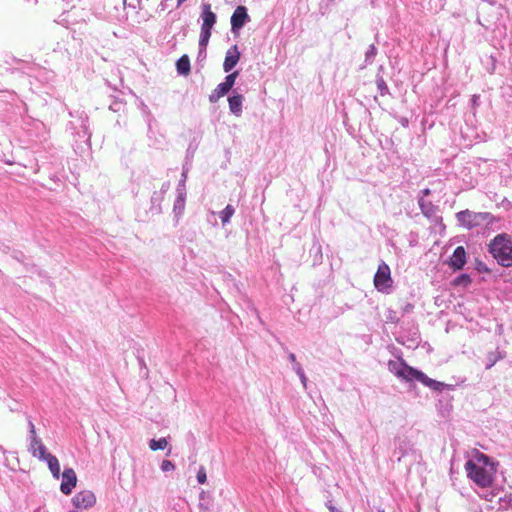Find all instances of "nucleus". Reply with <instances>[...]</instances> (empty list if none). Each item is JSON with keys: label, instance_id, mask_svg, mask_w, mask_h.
<instances>
[{"label": "nucleus", "instance_id": "nucleus-19", "mask_svg": "<svg viewBox=\"0 0 512 512\" xmlns=\"http://www.w3.org/2000/svg\"><path fill=\"white\" fill-rule=\"evenodd\" d=\"M176 69L179 75H188L190 72V59L187 55L181 56L176 61Z\"/></svg>", "mask_w": 512, "mask_h": 512}, {"label": "nucleus", "instance_id": "nucleus-12", "mask_svg": "<svg viewBox=\"0 0 512 512\" xmlns=\"http://www.w3.org/2000/svg\"><path fill=\"white\" fill-rule=\"evenodd\" d=\"M77 484V476L72 468H66L62 473L60 490L63 494L69 495Z\"/></svg>", "mask_w": 512, "mask_h": 512}, {"label": "nucleus", "instance_id": "nucleus-10", "mask_svg": "<svg viewBox=\"0 0 512 512\" xmlns=\"http://www.w3.org/2000/svg\"><path fill=\"white\" fill-rule=\"evenodd\" d=\"M73 504L78 509H89L96 503V497L92 491L83 490L73 497Z\"/></svg>", "mask_w": 512, "mask_h": 512}, {"label": "nucleus", "instance_id": "nucleus-32", "mask_svg": "<svg viewBox=\"0 0 512 512\" xmlns=\"http://www.w3.org/2000/svg\"><path fill=\"white\" fill-rule=\"evenodd\" d=\"M387 319L392 323H398L399 318L396 316L395 312L390 310L387 316Z\"/></svg>", "mask_w": 512, "mask_h": 512}, {"label": "nucleus", "instance_id": "nucleus-18", "mask_svg": "<svg viewBox=\"0 0 512 512\" xmlns=\"http://www.w3.org/2000/svg\"><path fill=\"white\" fill-rule=\"evenodd\" d=\"M43 460L47 462L53 477L58 479L60 477V464L58 459L54 455L49 454Z\"/></svg>", "mask_w": 512, "mask_h": 512}, {"label": "nucleus", "instance_id": "nucleus-31", "mask_svg": "<svg viewBox=\"0 0 512 512\" xmlns=\"http://www.w3.org/2000/svg\"><path fill=\"white\" fill-rule=\"evenodd\" d=\"M394 454L397 455L398 461L401 460L403 456L406 455V450L401 445L394 451Z\"/></svg>", "mask_w": 512, "mask_h": 512}, {"label": "nucleus", "instance_id": "nucleus-5", "mask_svg": "<svg viewBox=\"0 0 512 512\" xmlns=\"http://www.w3.org/2000/svg\"><path fill=\"white\" fill-rule=\"evenodd\" d=\"M392 283L390 268L382 262L374 275V286L379 292H387Z\"/></svg>", "mask_w": 512, "mask_h": 512}, {"label": "nucleus", "instance_id": "nucleus-44", "mask_svg": "<svg viewBox=\"0 0 512 512\" xmlns=\"http://www.w3.org/2000/svg\"><path fill=\"white\" fill-rule=\"evenodd\" d=\"M170 453H171V449L169 448V449L167 450L166 455H170Z\"/></svg>", "mask_w": 512, "mask_h": 512}, {"label": "nucleus", "instance_id": "nucleus-21", "mask_svg": "<svg viewBox=\"0 0 512 512\" xmlns=\"http://www.w3.org/2000/svg\"><path fill=\"white\" fill-rule=\"evenodd\" d=\"M234 213H235L234 207L232 205L228 204L219 214L222 224L223 225L228 224Z\"/></svg>", "mask_w": 512, "mask_h": 512}, {"label": "nucleus", "instance_id": "nucleus-43", "mask_svg": "<svg viewBox=\"0 0 512 512\" xmlns=\"http://www.w3.org/2000/svg\"><path fill=\"white\" fill-rule=\"evenodd\" d=\"M494 364H495V360H494V361H492V363H488V364L486 365V368H487V369H490Z\"/></svg>", "mask_w": 512, "mask_h": 512}, {"label": "nucleus", "instance_id": "nucleus-25", "mask_svg": "<svg viewBox=\"0 0 512 512\" xmlns=\"http://www.w3.org/2000/svg\"><path fill=\"white\" fill-rule=\"evenodd\" d=\"M471 281V277L468 274H461L454 279V284L468 286Z\"/></svg>", "mask_w": 512, "mask_h": 512}, {"label": "nucleus", "instance_id": "nucleus-40", "mask_svg": "<svg viewBox=\"0 0 512 512\" xmlns=\"http://www.w3.org/2000/svg\"><path fill=\"white\" fill-rule=\"evenodd\" d=\"M161 443H162V451H163L167 448V445H168L165 437H162Z\"/></svg>", "mask_w": 512, "mask_h": 512}, {"label": "nucleus", "instance_id": "nucleus-34", "mask_svg": "<svg viewBox=\"0 0 512 512\" xmlns=\"http://www.w3.org/2000/svg\"><path fill=\"white\" fill-rule=\"evenodd\" d=\"M150 448L153 451H156V450L160 449V440L152 439L150 441Z\"/></svg>", "mask_w": 512, "mask_h": 512}, {"label": "nucleus", "instance_id": "nucleus-17", "mask_svg": "<svg viewBox=\"0 0 512 512\" xmlns=\"http://www.w3.org/2000/svg\"><path fill=\"white\" fill-rule=\"evenodd\" d=\"M230 90L231 88H229L224 82L218 84L217 87L209 95V101L211 103H216L221 97L228 94Z\"/></svg>", "mask_w": 512, "mask_h": 512}, {"label": "nucleus", "instance_id": "nucleus-4", "mask_svg": "<svg viewBox=\"0 0 512 512\" xmlns=\"http://www.w3.org/2000/svg\"><path fill=\"white\" fill-rule=\"evenodd\" d=\"M456 219L461 226L471 230L492 223L494 216L489 212H473L466 209L456 213Z\"/></svg>", "mask_w": 512, "mask_h": 512}, {"label": "nucleus", "instance_id": "nucleus-45", "mask_svg": "<svg viewBox=\"0 0 512 512\" xmlns=\"http://www.w3.org/2000/svg\"><path fill=\"white\" fill-rule=\"evenodd\" d=\"M378 512H384V509H378Z\"/></svg>", "mask_w": 512, "mask_h": 512}, {"label": "nucleus", "instance_id": "nucleus-23", "mask_svg": "<svg viewBox=\"0 0 512 512\" xmlns=\"http://www.w3.org/2000/svg\"><path fill=\"white\" fill-rule=\"evenodd\" d=\"M488 488L486 489H482L483 491L482 492H478V495L485 499L486 501H493V499L497 496L498 492L495 491V489H493L491 487L490 490H487Z\"/></svg>", "mask_w": 512, "mask_h": 512}, {"label": "nucleus", "instance_id": "nucleus-26", "mask_svg": "<svg viewBox=\"0 0 512 512\" xmlns=\"http://www.w3.org/2000/svg\"><path fill=\"white\" fill-rule=\"evenodd\" d=\"M238 75H239V72H238V71H234V72H232V73L228 74V75L225 77V79H224V81H223V82H224V83H225L229 88H231V89H232V87L234 86L235 81H236V79H237Z\"/></svg>", "mask_w": 512, "mask_h": 512}, {"label": "nucleus", "instance_id": "nucleus-9", "mask_svg": "<svg viewBox=\"0 0 512 512\" xmlns=\"http://www.w3.org/2000/svg\"><path fill=\"white\" fill-rule=\"evenodd\" d=\"M417 200L419 208L426 218L435 224L442 221V217L438 215V206L429 200L423 199V197H417Z\"/></svg>", "mask_w": 512, "mask_h": 512}, {"label": "nucleus", "instance_id": "nucleus-8", "mask_svg": "<svg viewBox=\"0 0 512 512\" xmlns=\"http://www.w3.org/2000/svg\"><path fill=\"white\" fill-rule=\"evenodd\" d=\"M185 182H186V173L183 172L182 178L180 179V181L177 185V188H176L177 197L175 199L174 206H173V212L176 217L181 216L185 209V201H186Z\"/></svg>", "mask_w": 512, "mask_h": 512}, {"label": "nucleus", "instance_id": "nucleus-36", "mask_svg": "<svg viewBox=\"0 0 512 512\" xmlns=\"http://www.w3.org/2000/svg\"><path fill=\"white\" fill-rule=\"evenodd\" d=\"M430 194L431 190L429 188H425L419 192L418 197H423V199H425V197L429 196Z\"/></svg>", "mask_w": 512, "mask_h": 512}, {"label": "nucleus", "instance_id": "nucleus-3", "mask_svg": "<svg viewBox=\"0 0 512 512\" xmlns=\"http://www.w3.org/2000/svg\"><path fill=\"white\" fill-rule=\"evenodd\" d=\"M488 252L502 267L512 266V239L509 235L501 233L496 235L488 244Z\"/></svg>", "mask_w": 512, "mask_h": 512}, {"label": "nucleus", "instance_id": "nucleus-29", "mask_svg": "<svg viewBox=\"0 0 512 512\" xmlns=\"http://www.w3.org/2000/svg\"><path fill=\"white\" fill-rule=\"evenodd\" d=\"M207 480L206 472L204 468H200L197 473V481L199 484H204Z\"/></svg>", "mask_w": 512, "mask_h": 512}, {"label": "nucleus", "instance_id": "nucleus-1", "mask_svg": "<svg viewBox=\"0 0 512 512\" xmlns=\"http://www.w3.org/2000/svg\"><path fill=\"white\" fill-rule=\"evenodd\" d=\"M467 476L480 489L493 487L497 464L486 454L477 452L474 458L465 463Z\"/></svg>", "mask_w": 512, "mask_h": 512}, {"label": "nucleus", "instance_id": "nucleus-35", "mask_svg": "<svg viewBox=\"0 0 512 512\" xmlns=\"http://www.w3.org/2000/svg\"><path fill=\"white\" fill-rule=\"evenodd\" d=\"M326 507L328 508V510H329L330 512H342L341 510H339L338 508H336V507L333 505V503H332L331 501H328V502L326 503Z\"/></svg>", "mask_w": 512, "mask_h": 512}, {"label": "nucleus", "instance_id": "nucleus-2", "mask_svg": "<svg viewBox=\"0 0 512 512\" xmlns=\"http://www.w3.org/2000/svg\"><path fill=\"white\" fill-rule=\"evenodd\" d=\"M387 366L388 370L392 374L406 382L418 381L433 391L438 392H442L443 390H454V385L429 378L421 370L409 366L401 357H399L398 360H389Z\"/></svg>", "mask_w": 512, "mask_h": 512}, {"label": "nucleus", "instance_id": "nucleus-13", "mask_svg": "<svg viewBox=\"0 0 512 512\" xmlns=\"http://www.w3.org/2000/svg\"><path fill=\"white\" fill-rule=\"evenodd\" d=\"M467 262L466 250L463 246L455 248L452 256L448 261V265L454 271L462 270Z\"/></svg>", "mask_w": 512, "mask_h": 512}, {"label": "nucleus", "instance_id": "nucleus-33", "mask_svg": "<svg viewBox=\"0 0 512 512\" xmlns=\"http://www.w3.org/2000/svg\"><path fill=\"white\" fill-rule=\"evenodd\" d=\"M292 368L298 376L304 373L302 366L298 362H295Z\"/></svg>", "mask_w": 512, "mask_h": 512}, {"label": "nucleus", "instance_id": "nucleus-11", "mask_svg": "<svg viewBox=\"0 0 512 512\" xmlns=\"http://www.w3.org/2000/svg\"><path fill=\"white\" fill-rule=\"evenodd\" d=\"M200 19L202 20L201 28L212 30L217 21L216 14L211 9V4L202 2Z\"/></svg>", "mask_w": 512, "mask_h": 512}, {"label": "nucleus", "instance_id": "nucleus-6", "mask_svg": "<svg viewBox=\"0 0 512 512\" xmlns=\"http://www.w3.org/2000/svg\"><path fill=\"white\" fill-rule=\"evenodd\" d=\"M396 341L408 349H416L421 341L418 327L412 326L407 329L404 333L396 337Z\"/></svg>", "mask_w": 512, "mask_h": 512}, {"label": "nucleus", "instance_id": "nucleus-41", "mask_svg": "<svg viewBox=\"0 0 512 512\" xmlns=\"http://www.w3.org/2000/svg\"><path fill=\"white\" fill-rule=\"evenodd\" d=\"M186 0H177L176 7H180Z\"/></svg>", "mask_w": 512, "mask_h": 512}, {"label": "nucleus", "instance_id": "nucleus-28", "mask_svg": "<svg viewBox=\"0 0 512 512\" xmlns=\"http://www.w3.org/2000/svg\"><path fill=\"white\" fill-rule=\"evenodd\" d=\"M174 464L169 460H162V472H168L174 470Z\"/></svg>", "mask_w": 512, "mask_h": 512}, {"label": "nucleus", "instance_id": "nucleus-38", "mask_svg": "<svg viewBox=\"0 0 512 512\" xmlns=\"http://www.w3.org/2000/svg\"><path fill=\"white\" fill-rule=\"evenodd\" d=\"M288 359H289V361H290L292 364H295V362H297V361H296V356H295V354H294V353H289V355H288Z\"/></svg>", "mask_w": 512, "mask_h": 512}, {"label": "nucleus", "instance_id": "nucleus-22", "mask_svg": "<svg viewBox=\"0 0 512 512\" xmlns=\"http://www.w3.org/2000/svg\"><path fill=\"white\" fill-rule=\"evenodd\" d=\"M376 86L381 96L389 94V88L384 78L377 74L376 75Z\"/></svg>", "mask_w": 512, "mask_h": 512}, {"label": "nucleus", "instance_id": "nucleus-7", "mask_svg": "<svg viewBox=\"0 0 512 512\" xmlns=\"http://www.w3.org/2000/svg\"><path fill=\"white\" fill-rule=\"evenodd\" d=\"M250 21V16L248 15L247 8L245 6H237L234 10L230 23H231V32L233 34H238L239 31L245 26L246 23Z\"/></svg>", "mask_w": 512, "mask_h": 512}, {"label": "nucleus", "instance_id": "nucleus-24", "mask_svg": "<svg viewBox=\"0 0 512 512\" xmlns=\"http://www.w3.org/2000/svg\"><path fill=\"white\" fill-rule=\"evenodd\" d=\"M376 55H377V48L374 44H371L365 53V62L367 64H371L374 61V58Z\"/></svg>", "mask_w": 512, "mask_h": 512}, {"label": "nucleus", "instance_id": "nucleus-30", "mask_svg": "<svg viewBox=\"0 0 512 512\" xmlns=\"http://www.w3.org/2000/svg\"><path fill=\"white\" fill-rule=\"evenodd\" d=\"M480 105V96L479 95H472L471 97V106L475 110Z\"/></svg>", "mask_w": 512, "mask_h": 512}, {"label": "nucleus", "instance_id": "nucleus-16", "mask_svg": "<svg viewBox=\"0 0 512 512\" xmlns=\"http://www.w3.org/2000/svg\"><path fill=\"white\" fill-rule=\"evenodd\" d=\"M244 97L241 94L233 92L228 98L229 110L236 117H240L243 112Z\"/></svg>", "mask_w": 512, "mask_h": 512}, {"label": "nucleus", "instance_id": "nucleus-20", "mask_svg": "<svg viewBox=\"0 0 512 512\" xmlns=\"http://www.w3.org/2000/svg\"><path fill=\"white\" fill-rule=\"evenodd\" d=\"M211 33H212V30H210V29L201 28V30H200L199 47L201 48V50L204 51V56H206V48L209 43Z\"/></svg>", "mask_w": 512, "mask_h": 512}, {"label": "nucleus", "instance_id": "nucleus-27", "mask_svg": "<svg viewBox=\"0 0 512 512\" xmlns=\"http://www.w3.org/2000/svg\"><path fill=\"white\" fill-rule=\"evenodd\" d=\"M475 269L479 272V273H489L490 272V269L487 267V265L482 262V261H477L476 262V265H475Z\"/></svg>", "mask_w": 512, "mask_h": 512}, {"label": "nucleus", "instance_id": "nucleus-14", "mask_svg": "<svg viewBox=\"0 0 512 512\" xmlns=\"http://www.w3.org/2000/svg\"><path fill=\"white\" fill-rule=\"evenodd\" d=\"M32 442L30 445V451L34 457H38L43 460L50 453L47 452L46 447L43 445L40 439L36 437V431L34 425L31 423Z\"/></svg>", "mask_w": 512, "mask_h": 512}, {"label": "nucleus", "instance_id": "nucleus-42", "mask_svg": "<svg viewBox=\"0 0 512 512\" xmlns=\"http://www.w3.org/2000/svg\"><path fill=\"white\" fill-rule=\"evenodd\" d=\"M198 56H199V57H201V56L205 57V56H204V51H203V50H201V48H200V47H199Z\"/></svg>", "mask_w": 512, "mask_h": 512}, {"label": "nucleus", "instance_id": "nucleus-37", "mask_svg": "<svg viewBox=\"0 0 512 512\" xmlns=\"http://www.w3.org/2000/svg\"><path fill=\"white\" fill-rule=\"evenodd\" d=\"M299 378H300V381L303 384V386L306 387V385H307V377H306L305 373L299 375Z\"/></svg>", "mask_w": 512, "mask_h": 512}, {"label": "nucleus", "instance_id": "nucleus-39", "mask_svg": "<svg viewBox=\"0 0 512 512\" xmlns=\"http://www.w3.org/2000/svg\"><path fill=\"white\" fill-rule=\"evenodd\" d=\"M125 9H126V17L129 18V16H130L129 10L127 8H125ZM131 18H132L133 22L140 23V19H135L132 14H131Z\"/></svg>", "mask_w": 512, "mask_h": 512}, {"label": "nucleus", "instance_id": "nucleus-15", "mask_svg": "<svg viewBox=\"0 0 512 512\" xmlns=\"http://www.w3.org/2000/svg\"><path fill=\"white\" fill-rule=\"evenodd\" d=\"M240 59V52L238 50L237 45H233L229 50L226 52L224 63H223V70L226 73H229L233 70V68L237 65Z\"/></svg>", "mask_w": 512, "mask_h": 512}]
</instances>
